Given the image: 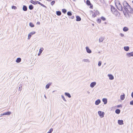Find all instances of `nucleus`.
I'll return each instance as SVG.
<instances>
[{
	"mask_svg": "<svg viewBox=\"0 0 133 133\" xmlns=\"http://www.w3.org/2000/svg\"><path fill=\"white\" fill-rule=\"evenodd\" d=\"M11 114V112H5L2 115H9Z\"/></svg>",
	"mask_w": 133,
	"mask_h": 133,
	"instance_id": "13",
	"label": "nucleus"
},
{
	"mask_svg": "<svg viewBox=\"0 0 133 133\" xmlns=\"http://www.w3.org/2000/svg\"><path fill=\"white\" fill-rule=\"evenodd\" d=\"M97 21L98 23H100L101 22V20L100 19L98 18L97 19Z\"/></svg>",
	"mask_w": 133,
	"mask_h": 133,
	"instance_id": "30",
	"label": "nucleus"
},
{
	"mask_svg": "<svg viewBox=\"0 0 133 133\" xmlns=\"http://www.w3.org/2000/svg\"><path fill=\"white\" fill-rule=\"evenodd\" d=\"M101 19H102L103 21H105L106 20L105 18L103 17H101Z\"/></svg>",
	"mask_w": 133,
	"mask_h": 133,
	"instance_id": "36",
	"label": "nucleus"
},
{
	"mask_svg": "<svg viewBox=\"0 0 133 133\" xmlns=\"http://www.w3.org/2000/svg\"><path fill=\"white\" fill-rule=\"evenodd\" d=\"M92 7H93L92 6H91V8H92Z\"/></svg>",
	"mask_w": 133,
	"mask_h": 133,
	"instance_id": "51",
	"label": "nucleus"
},
{
	"mask_svg": "<svg viewBox=\"0 0 133 133\" xmlns=\"http://www.w3.org/2000/svg\"><path fill=\"white\" fill-rule=\"evenodd\" d=\"M104 40V38L103 37H101L99 38V42H102Z\"/></svg>",
	"mask_w": 133,
	"mask_h": 133,
	"instance_id": "28",
	"label": "nucleus"
},
{
	"mask_svg": "<svg viewBox=\"0 0 133 133\" xmlns=\"http://www.w3.org/2000/svg\"><path fill=\"white\" fill-rule=\"evenodd\" d=\"M131 96L133 98V92H132L131 93Z\"/></svg>",
	"mask_w": 133,
	"mask_h": 133,
	"instance_id": "47",
	"label": "nucleus"
},
{
	"mask_svg": "<svg viewBox=\"0 0 133 133\" xmlns=\"http://www.w3.org/2000/svg\"><path fill=\"white\" fill-rule=\"evenodd\" d=\"M62 98H63V100L64 101H66V100H65V98L64 97V96H62Z\"/></svg>",
	"mask_w": 133,
	"mask_h": 133,
	"instance_id": "41",
	"label": "nucleus"
},
{
	"mask_svg": "<svg viewBox=\"0 0 133 133\" xmlns=\"http://www.w3.org/2000/svg\"><path fill=\"white\" fill-rule=\"evenodd\" d=\"M62 12L64 14L66 12V10L65 9H62Z\"/></svg>",
	"mask_w": 133,
	"mask_h": 133,
	"instance_id": "29",
	"label": "nucleus"
},
{
	"mask_svg": "<svg viewBox=\"0 0 133 133\" xmlns=\"http://www.w3.org/2000/svg\"><path fill=\"white\" fill-rule=\"evenodd\" d=\"M65 95L67 96H68L69 98H70L71 97V96L70 94L68 93H65Z\"/></svg>",
	"mask_w": 133,
	"mask_h": 133,
	"instance_id": "20",
	"label": "nucleus"
},
{
	"mask_svg": "<svg viewBox=\"0 0 133 133\" xmlns=\"http://www.w3.org/2000/svg\"><path fill=\"white\" fill-rule=\"evenodd\" d=\"M74 18V16H72V17L71 18L72 19H73V18Z\"/></svg>",
	"mask_w": 133,
	"mask_h": 133,
	"instance_id": "49",
	"label": "nucleus"
},
{
	"mask_svg": "<svg viewBox=\"0 0 133 133\" xmlns=\"http://www.w3.org/2000/svg\"><path fill=\"white\" fill-rule=\"evenodd\" d=\"M92 17L93 18H95L97 15H98L100 13L98 10L94 11V12L91 11Z\"/></svg>",
	"mask_w": 133,
	"mask_h": 133,
	"instance_id": "4",
	"label": "nucleus"
},
{
	"mask_svg": "<svg viewBox=\"0 0 133 133\" xmlns=\"http://www.w3.org/2000/svg\"><path fill=\"white\" fill-rule=\"evenodd\" d=\"M29 24L30 26L31 27H33L34 26V25L32 23L30 22L29 23Z\"/></svg>",
	"mask_w": 133,
	"mask_h": 133,
	"instance_id": "26",
	"label": "nucleus"
},
{
	"mask_svg": "<svg viewBox=\"0 0 133 133\" xmlns=\"http://www.w3.org/2000/svg\"><path fill=\"white\" fill-rule=\"evenodd\" d=\"M23 10L24 11H26L27 10V8L25 6H23Z\"/></svg>",
	"mask_w": 133,
	"mask_h": 133,
	"instance_id": "21",
	"label": "nucleus"
},
{
	"mask_svg": "<svg viewBox=\"0 0 133 133\" xmlns=\"http://www.w3.org/2000/svg\"><path fill=\"white\" fill-rule=\"evenodd\" d=\"M57 15L58 16H60L61 14V12L60 11H56Z\"/></svg>",
	"mask_w": 133,
	"mask_h": 133,
	"instance_id": "19",
	"label": "nucleus"
},
{
	"mask_svg": "<svg viewBox=\"0 0 133 133\" xmlns=\"http://www.w3.org/2000/svg\"><path fill=\"white\" fill-rule=\"evenodd\" d=\"M127 54L129 56H133V51L132 52L129 53Z\"/></svg>",
	"mask_w": 133,
	"mask_h": 133,
	"instance_id": "23",
	"label": "nucleus"
},
{
	"mask_svg": "<svg viewBox=\"0 0 133 133\" xmlns=\"http://www.w3.org/2000/svg\"><path fill=\"white\" fill-rule=\"evenodd\" d=\"M101 102L99 99H98L96 100L95 102V104L96 105H98Z\"/></svg>",
	"mask_w": 133,
	"mask_h": 133,
	"instance_id": "12",
	"label": "nucleus"
},
{
	"mask_svg": "<svg viewBox=\"0 0 133 133\" xmlns=\"http://www.w3.org/2000/svg\"><path fill=\"white\" fill-rule=\"evenodd\" d=\"M115 5L117 9L119 11H121L122 10V7L119 0H115Z\"/></svg>",
	"mask_w": 133,
	"mask_h": 133,
	"instance_id": "1",
	"label": "nucleus"
},
{
	"mask_svg": "<svg viewBox=\"0 0 133 133\" xmlns=\"http://www.w3.org/2000/svg\"><path fill=\"white\" fill-rule=\"evenodd\" d=\"M120 35L121 36V37H123L124 36V34H122V33H121L120 34Z\"/></svg>",
	"mask_w": 133,
	"mask_h": 133,
	"instance_id": "44",
	"label": "nucleus"
},
{
	"mask_svg": "<svg viewBox=\"0 0 133 133\" xmlns=\"http://www.w3.org/2000/svg\"><path fill=\"white\" fill-rule=\"evenodd\" d=\"M121 105H117V107H121Z\"/></svg>",
	"mask_w": 133,
	"mask_h": 133,
	"instance_id": "45",
	"label": "nucleus"
},
{
	"mask_svg": "<svg viewBox=\"0 0 133 133\" xmlns=\"http://www.w3.org/2000/svg\"><path fill=\"white\" fill-rule=\"evenodd\" d=\"M108 76L109 77V79L110 80H112L114 79L113 76L111 75H108Z\"/></svg>",
	"mask_w": 133,
	"mask_h": 133,
	"instance_id": "11",
	"label": "nucleus"
},
{
	"mask_svg": "<svg viewBox=\"0 0 133 133\" xmlns=\"http://www.w3.org/2000/svg\"><path fill=\"white\" fill-rule=\"evenodd\" d=\"M30 33V34L32 35H33V34H35V32H34V31H33V32H31Z\"/></svg>",
	"mask_w": 133,
	"mask_h": 133,
	"instance_id": "40",
	"label": "nucleus"
},
{
	"mask_svg": "<svg viewBox=\"0 0 133 133\" xmlns=\"http://www.w3.org/2000/svg\"><path fill=\"white\" fill-rule=\"evenodd\" d=\"M123 122L122 120H118V123L120 125H122L123 124Z\"/></svg>",
	"mask_w": 133,
	"mask_h": 133,
	"instance_id": "9",
	"label": "nucleus"
},
{
	"mask_svg": "<svg viewBox=\"0 0 133 133\" xmlns=\"http://www.w3.org/2000/svg\"><path fill=\"white\" fill-rule=\"evenodd\" d=\"M21 61V59L20 58H18L16 60V62L17 63H19Z\"/></svg>",
	"mask_w": 133,
	"mask_h": 133,
	"instance_id": "17",
	"label": "nucleus"
},
{
	"mask_svg": "<svg viewBox=\"0 0 133 133\" xmlns=\"http://www.w3.org/2000/svg\"><path fill=\"white\" fill-rule=\"evenodd\" d=\"M98 113L101 117H104V112L99 111L98 112Z\"/></svg>",
	"mask_w": 133,
	"mask_h": 133,
	"instance_id": "6",
	"label": "nucleus"
},
{
	"mask_svg": "<svg viewBox=\"0 0 133 133\" xmlns=\"http://www.w3.org/2000/svg\"><path fill=\"white\" fill-rule=\"evenodd\" d=\"M125 98V95L123 94V95H121L120 96L121 99L123 100Z\"/></svg>",
	"mask_w": 133,
	"mask_h": 133,
	"instance_id": "14",
	"label": "nucleus"
},
{
	"mask_svg": "<svg viewBox=\"0 0 133 133\" xmlns=\"http://www.w3.org/2000/svg\"><path fill=\"white\" fill-rule=\"evenodd\" d=\"M102 101L104 102V104H106L107 103V99L106 98H103L102 99Z\"/></svg>",
	"mask_w": 133,
	"mask_h": 133,
	"instance_id": "15",
	"label": "nucleus"
},
{
	"mask_svg": "<svg viewBox=\"0 0 133 133\" xmlns=\"http://www.w3.org/2000/svg\"><path fill=\"white\" fill-rule=\"evenodd\" d=\"M111 10L112 13L116 16L118 14V11L114 6L112 5L111 6Z\"/></svg>",
	"mask_w": 133,
	"mask_h": 133,
	"instance_id": "2",
	"label": "nucleus"
},
{
	"mask_svg": "<svg viewBox=\"0 0 133 133\" xmlns=\"http://www.w3.org/2000/svg\"><path fill=\"white\" fill-rule=\"evenodd\" d=\"M55 3V1H52L51 2V5H53Z\"/></svg>",
	"mask_w": 133,
	"mask_h": 133,
	"instance_id": "35",
	"label": "nucleus"
},
{
	"mask_svg": "<svg viewBox=\"0 0 133 133\" xmlns=\"http://www.w3.org/2000/svg\"><path fill=\"white\" fill-rule=\"evenodd\" d=\"M67 15L68 16H71L72 15V13L71 12L69 11L67 12Z\"/></svg>",
	"mask_w": 133,
	"mask_h": 133,
	"instance_id": "34",
	"label": "nucleus"
},
{
	"mask_svg": "<svg viewBox=\"0 0 133 133\" xmlns=\"http://www.w3.org/2000/svg\"><path fill=\"white\" fill-rule=\"evenodd\" d=\"M123 6L126 9L130 6L129 4L125 1H124L123 2Z\"/></svg>",
	"mask_w": 133,
	"mask_h": 133,
	"instance_id": "5",
	"label": "nucleus"
},
{
	"mask_svg": "<svg viewBox=\"0 0 133 133\" xmlns=\"http://www.w3.org/2000/svg\"><path fill=\"white\" fill-rule=\"evenodd\" d=\"M101 64V61H99L98 63V65L99 66H100Z\"/></svg>",
	"mask_w": 133,
	"mask_h": 133,
	"instance_id": "39",
	"label": "nucleus"
},
{
	"mask_svg": "<svg viewBox=\"0 0 133 133\" xmlns=\"http://www.w3.org/2000/svg\"><path fill=\"white\" fill-rule=\"evenodd\" d=\"M124 50H129V47L128 46H125L124 47Z\"/></svg>",
	"mask_w": 133,
	"mask_h": 133,
	"instance_id": "31",
	"label": "nucleus"
},
{
	"mask_svg": "<svg viewBox=\"0 0 133 133\" xmlns=\"http://www.w3.org/2000/svg\"><path fill=\"white\" fill-rule=\"evenodd\" d=\"M86 3L87 5H91L90 2V1H89L88 0H87V1Z\"/></svg>",
	"mask_w": 133,
	"mask_h": 133,
	"instance_id": "18",
	"label": "nucleus"
},
{
	"mask_svg": "<svg viewBox=\"0 0 133 133\" xmlns=\"http://www.w3.org/2000/svg\"><path fill=\"white\" fill-rule=\"evenodd\" d=\"M32 35L30 34V33H29V34H28V39H30L31 36Z\"/></svg>",
	"mask_w": 133,
	"mask_h": 133,
	"instance_id": "32",
	"label": "nucleus"
},
{
	"mask_svg": "<svg viewBox=\"0 0 133 133\" xmlns=\"http://www.w3.org/2000/svg\"><path fill=\"white\" fill-rule=\"evenodd\" d=\"M86 50H89V48L87 47H86Z\"/></svg>",
	"mask_w": 133,
	"mask_h": 133,
	"instance_id": "46",
	"label": "nucleus"
},
{
	"mask_svg": "<svg viewBox=\"0 0 133 133\" xmlns=\"http://www.w3.org/2000/svg\"><path fill=\"white\" fill-rule=\"evenodd\" d=\"M51 85V83H49L48 84H47L46 86V88L48 89L49 88V86Z\"/></svg>",
	"mask_w": 133,
	"mask_h": 133,
	"instance_id": "25",
	"label": "nucleus"
},
{
	"mask_svg": "<svg viewBox=\"0 0 133 133\" xmlns=\"http://www.w3.org/2000/svg\"><path fill=\"white\" fill-rule=\"evenodd\" d=\"M30 2L34 5L36 4V1H34L33 0H31L30 1Z\"/></svg>",
	"mask_w": 133,
	"mask_h": 133,
	"instance_id": "22",
	"label": "nucleus"
},
{
	"mask_svg": "<svg viewBox=\"0 0 133 133\" xmlns=\"http://www.w3.org/2000/svg\"><path fill=\"white\" fill-rule=\"evenodd\" d=\"M42 50H39V52L38 53V56H39L40 55L41 53L42 52Z\"/></svg>",
	"mask_w": 133,
	"mask_h": 133,
	"instance_id": "38",
	"label": "nucleus"
},
{
	"mask_svg": "<svg viewBox=\"0 0 133 133\" xmlns=\"http://www.w3.org/2000/svg\"><path fill=\"white\" fill-rule=\"evenodd\" d=\"M53 130V129L52 128L50 129L47 133H51L52 131Z\"/></svg>",
	"mask_w": 133,
	"mask_h": 133,
	"instance_id": "33",
	"label": "nucleus"
},
{
	"mask_svg": "<svg viewBox=\"0 0 133 133\" xmlns=\"http://www.w3.org/2000/svg\"><path fill=\"white\" fill-rule=\"evenodd\" d=\"M130 104L131 105H133V100L131 101L130 102Z\"/></svg>",
	"mask_w": 133,
	"mask_h": 133,
	"instance_id": "42",
	"label": "nucleus"
},
{
	"mask_svg": "<svg viewBox=\"0 0 133 133\" xmlns=\"http://www.w3.org/2000/svg\"><path fill=\"white\" fill-rule=\"evenodd\" d=\"M34 7L32 5H30L29 6V8L30 10H32L33 9Z\"/></svg>",
	"mask_w": 133,
	"mask_h": 133,
	"instance_id": "27",
	"label": "nucleus"
},
{
	"mask_svg": "<svg viewBox=\"0 0 133 133\" xmlns=\"http://www.w3.org/2000/svg\"><path fill=\"white\" fill-rule=\"evenodd\" d=\"M76 21H81V18L80 17L78 16H76Z\"/></svg>",
	"mask_w": 133,
	"mask_h": 133,
	"instance_id": "10",
	"label": "nucleus"
},
{
	"mask_svg": "<svg viewBox=\"0 0 133 133\" xmlns=\"http://www.w3.org/2000/svg\"><path fill=\"white\" fill-rule=\"evenodd\" d=\"M132 3L133 4V1H132Z\"/></svg>",
	"mask_w": 133,
	"mask_h": 133,
	"instance_id": "52",
	"label": "nucleus"
},
{
	"mask_svg": "<svg viewBox=\"0 0 133 133\" xmlns=\"http://www.w3.org/2000/svg\"><path fill=\"white\" fill-rule=\"evenodd\" d=\"M36 4H40V5H41V6H42L43 7H45V8H46V6H45L44 4L41 3L40 2H39L38 1H36Z\"/></svg>",
	"mask_w": 133,
	"mask_h": 133,
	"instance_id": "7",
	"label": "nucleus"
},
{
	"mask_svg": "<svg viewBox=\"0 0 133 133\" xmlns=\"http://www.w3.org/2000/svg\"><path fill=\"white\" fill-rule=\"evenodd\" d=\"M37 23L38 24H40V22H38Z\"/></svg>",
	"mask_w": 133,
	"mask_h": 133,
	"instance_id": "48",
	"label": "nucleus"
},
{
	"mask_svg": "<svg viewBox=\"0 0 133 133\" xmlns=\"http://www.w3.org/2000/svg\"><path fill=\"white\" fill-rule=\"evenodd\" d=\"M127 12L129 15L133 14V9L130 6L126 9Z\"/></svg>",
	"mask_w": 133,
	"mask_h": 133,
	"instance_id": "3",
	"label": "nucleus"
},
{
	"mask_svg": "<svg viewBox=\"0 0 133 133\" xmlns=\"http://www.w3.org/2000/svg\"><path fill=\"white\" fill-rule=\"evenodd\" d=\"M39 1H41V0H39Z\"/></svg>",
	"mask_w": 133,
	"mask_h": 133,
	"instance_id": "53",
	"label": "nucleus"
},
{
	"mask_svg": "<svg viewBox=\"0 0 133 133\" xmlns=\"http://www.w3.org/2000/svg\"><path fill=\"white\" fill-rule=\"evenodd\" d=\"M120 110L119 109H117L115 111V112L117 114H119L120 113Z\"/></svg>",
	"mask_w": 133,
	"mask_h": 133,
	"instance_id": "24",
	"label": "nucleus"
},
{
	"mask_svg": "<svg viewBox=\"0 0 133 133\" xmlns=\"http://www.w3.org/2000/svg\"><path fill=\"white\" fill-rule=\"evenodd\" d=\"M96 83L95 82H92L91 83L90 85V86L91 88H93L96 85Z\"/></svg>",
	"mask_w": 133,
	"mask_h": 133,
	"instance_id": "8",
	"label": "nucleus"
},
{
	"mask_svg": "<svg viewBox=\"0 0 133 133\" xmlns=\"http://www.w3.org/2000/svg\"><path fill=\"white\" fill-rule=\"evenodd\" d=\"M87 52L89 53H90L91 52V50H87Z\"/></svg>",
	"mask_w": 133,
	"mask_h": 133,
	"instance_id": "43",
	"label": "nucleus"
},
{
	"mask_svg": "<svg viewBox=\"0 0 133 133\" xmlns=\"http://www.w3.org/2000/svg\"><path fill=\"white\" fill-rule=\"evenodd\" d=\"M12 9H17V7L15 6H12Z\"/></svg>",
	"mask_w": 133,
	"mask_h": 133,
	"instance_id": "37",
	"label": "nucleus"
},
{
	"mask_svg": "<svg viewBox=\"0 0 133 133\" xmlns=\"http://www.w3.org/2000/svg\"><path fill=\"white\" fill-rule=\"evenodd\" d=\"M128 28L126 27H124L123 28V30L125 32L128 31Z\"/></svg>",
	"mask_w": 133,
	"mask_h": 133,
	"instance_id": "16",
	"label": "nucleus"
},
{
	"mask_svg": "<svg viewBox=\"0 0 133 133\" xmlns=\"http://www.w3.org/2000/svg\"><path fill=\"white\" fill-rule=\"evenodd\" d=\"M47 1H51V0H47Z\"/></svg>",
	"mask_w": 133,
	"mask_h": 133,
	"instance_id": "50",
	"label": "nucleus"
}]
</instances>
